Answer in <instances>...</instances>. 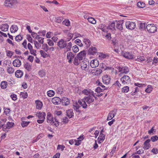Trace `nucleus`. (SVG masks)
<instances>
[{"label":"nucleus","instance_id":"obj_1","mask_svg":"<svg viewBox=\"0 0 158 158\" xmlns=\"http://www.w3.org/2000/svg\"><path fill=\"white\" fill-rule=\"evenodd\" d=\"M57 45L60 49L64 48V54L71 50L72 45L71 42H69L67 44L66 41H65L63 39L60 40L57 43Z\"/></svg>","mask_w":158,"mask_h":158},{"label":"nucleus","instance_id":"obj_2","mask_svg":"<svg viewBox=\"0 0 158 158\" xmlns=\"http://www.w3.org/2000/svg\"><path fill=\"white\" fill-rule=\"evenodd\" d=\"M93 97H94L91 95L85 97L83 99L79 100L78 102L83 108H86L87 106L86 102L89 104L93 102L94 100Z\"/></svg>","mask_w":158,"mask_h":158},{"label":"nucleus","instance_id":"obj_3","mask_svg":"<svg viewBox=\"0 0 158 158\" xmlns=\"http://www.w3.org/2000/svg\"><path fill=\"white\" fill-rule=\"evenodd\" d=\"M47 121L48 123L52 125L54 124L56 127L59 125L58 122L56 119L53 118L51 113H48L47 117Z\"/></svg>","mask_w":158,"mask_h":158},{"label":"nucleus","instance_id":"obj_4","mask_svg":"<svg viewBox=\"0 0 158 158\" xmlns=\"http://www.w3.org/2000/svg\"><path fill=\"white\" fill-rule=\"evenodd\" d=\"M121 55L126 58L128 59H133L135 58V56L131 52L123 51L121 52Z\"/></svg>","mask_w":158,"mask_h":158},{"label":"nucleus","instance_id":"obj_5","mask_svg":"<svg viewBox=\"0 0 158 158\" xmlns=\"http://www.w3.org/2000/svg\"><path fill=\"white\" fill-rule=\"evenodd\" d=\"M147 31L151 33H154L156 31L157 28L156 26L153 24H149L146 26Z\"/></svg>","mask_w":158,"mask_h":158},{"label":"nucleus","instance_id":"obj_6","mask_svg":"<svg viewBox=\"0 0 158 158\" xmlns=\"http://www.w3.org/2000/svg\"><path fill=\"white\" fill-rule=\"evenodd\" d=\"M14 124V123L8 122L7 123L6 125H2V127L3 131L6 132L8 131V130L7 129H10L13 127Z\"/></svg>","mask_w":158,"mask_h":158},{"label":"nucleus","instance_id":"obj_7","mask_svg":"<svg viewBox=\"0 0 158 158\" xmlns=\"http://www.w3.org/2000/svg\"><path fill=\"white\" fill-rule=\"evenodd\" d=\"M82 69L87 71L89 68V63L87 61H82L81 64Z\"/></svg>","mask_w":158,"mask_h":158},{"label":"nucleus","instance_id":"obj_8","mask_svg":"<svg viewBox=\"0 0 158 158\" xmlns=\"http://www.w3.org/2000/svg\"><path fill=\"white\" fill-rule=\"evenodd\" d=\"M126 26L129 29L133 30L135 27V23L132 22L127 21L126 23Z\"/></svg>","mask_w":158,"mask_h":158},{"label":"nucleus","instance_id":"obj_9","mask_svg":"<svg viewBox=\"0 0 158 158\" xmlns=\"http://www.w3.org/2000/svg\"><path fill=\"white\" fill-rule=\"evenodd\" d=\"M122 83L124 85L130 83V80L129 77L127 75L123 76L120 79Z\"/></svg>","mask_w":158,"mask_h":158},{"label":"nucleus","instance_id":"obj_10","mask_svg":"<svg viewBox=\"0 0 158 158\" xmlns=\"http://www.w3.org/2000/svg\"><path fill=\"white\" fill-rule=\"evenodd\" d=\"M17 1L16 0H7L5 2V5L6 6L9 7H12L14 3H16Z\"/></svg>","mask_w":158,"mask_h":158},{"label":"nucleus","instance_id":"obj_11","mask_svg":"<svg viewBox=\"0 0 158 158\" xmlns=\"http://www.w3.org/2000/svg\"><path fill=\"white\" fill-rule=\"evenodd\" d=\"M118 69L119 72H121L122 73L127 74L129 72L128 68L127 66L119 67Z\"/></svg>","mask_w":158,"mask_h":158},{"label":"nucleus","instance_id":"obj_12","mask_svg":"<svg viewBox=\"0 0 158 158\" xmlns=\"http://www.w3.org/2000/svg\"><path fill=\"white\" fill-rule=\"evenodd\" d=\"M82 93L86 95L90 96L91 95L95 97L94 95V92L89 89H84L82 91Z\"/></svg>","mask_w":158,"mask_h":158},{"label":"nucleus","instance_id":"obj_13","mask_svg":"<svg viewBox=\"0 0 158 158\" xmlns=\"http://www.w3.org/2000/svg\"><path fill=\"white\" fill-rule=\"evenodd\" d=\"M74 55L71 52H69L67 53V59L68 60V62L71 63L73 60V59L74 58Z\"/></svg>","mask_w":158,"mask_h":158},{"label":"nucleus","instance_id":"obj_14","mask_svg":"<svg viewBox=\"0 0 158 158\" xmlns=\"http://www.w3.org/2000/svg\"><path fill=\"white\" fill-rule=\"evenodd\" d=\"M123 20H121L118 22H116V28L119 31L123 30Z\"/></svg>","mask_w":158,"mask_h":158},{"label":"nucleus","instance_id":"obj_15","mask_svg":"<svg viewBox=\"0 0 158 158\" xmlns=\"http://www.w3.org/2000/svg\"><path fill=\"white\" fill-rule=\"evenodd\" d=\"M98 65L99 62L97 59L92 60L90 62V65L93 68L97 67L98 66Z\"/></svg>","mask_w":158,"mask_h":158},{"label":"nucleus","instance_id":"obj_16","mask_svg":"<svg viewBox=\"0 0 158 158\" xmlns=\"http://www.w3.org/2000/svg\"><path fill=\"white\" fill-rule=\"evenodd\" d=\"M52 102L55 105H58L60 103L61 99L58 97H55L52 99Z\"/></svg>","mask_w":158,"mask_h":158},{"label":"nucleus","instance_id":"obj_17","mask_svg":"<svg viewBox=\"0 0 158 158\" xmlns=\"http://www.w3.org/2000/svg\"><path fill=\"white\" fill-rule=\"evenodd\" d=\"M63 106H67L69 105L70 103V100L68 98L63 97L61 99V102Z\"/></svg>","mask_w":158,"mask_h":158},{"label":"nucleus","instance_id":"obj_18","mask_svg":"<svg viewBox=\"0 0 158 158\" xmlns=\"http://www.w3.org/2000/svg\"><path fill=\"white\" fill-rule=\"evenodd\" d=\"M85 51H83L78 53L76 56L78 57H77L82 60L83 59L85 58Z\"/></svg>","mask_w":158,"mask_h":158},{"label":"nucleus","instance_id":"obj_19","mask_svg":"<svg viewBox=\"0 0 158 158\" xmlns=\"http://www.w3.org/2000/svg\"><path fill=\"white\" fill-rule=\"evenodd\" d=\"M13 66L15 67H19L21 64V62L20 60L18 59H15L13 62Z\"/></svg>","mask_w":158,"mask_h":158},{"label":"nucleus","instance_id":"obj_20","mask_svg":"<svg viewBox=\"0 0 158 158\" xmlns=\"http://www.w3.org/2000/svg\"><path fill=\"white\" fill-rule=\"evenodd\" d=\"M97 52V50L95 47H92L88 50V53L90 55H94Z\"/></svg>","mask_w":158,"mask_h":158},{"label":"nucleus","instance_id":"obj_21","mask_svg":"<svg viewBox=\"0 0 158 158\" xmlns=\"http://www.w3.org/2000/svg\"><path fill=\"white\" fill-rule=\"evenodd\" d=\"M36 115L39 119H45V118L46 113L45 112H39L38 113H37Z\"/></svg>","mask_w":158,"mask_h":158},{"label":"nucleus","instance_id":"obj_22","mask_svg":"<svg viewBox=\"0 0 158 158\" xmlns=\"http://www.w3.org/2000/svg\"><path fill=\"white\" fill-rule=\"evenodd\" d=\"M83 42L84 43L86 48L89 47L91 44L90 41L88 38L84 39L83 40Z\"/></svg>","mask_w":158,"mask_h":158},{"label":"nucleus","instance_id":"obj_23","mask_svg":"<svg viewBox=\"0 0 158 158\" xmlns=\"http://www.w3.org/2000/svg\"><path fill=\"white\" fill-rule=\"evenodd\" d=\"M9 25L7 24H2L0 25V29L3 31H6L8 30Z\"/></svg>","mask_w":158,"mask_h":158},{"label":"nucleus","instance_id":"obj_24","mask_svg":"<svg viewBox=\"0 0 158 158\" xmlns=\"http://www.w3.org/2000/svg\"><path fill=\"white\" fill-rule=\"evenodd\" d=\"M102 79L103 83L106 84H108L110 81V78L107 75L103 77Z\"/></svg>","mask_w":158,"mask_h":158},{"label":"nucleus","instance_id":"obj_25","mask_svg":"<svg viewBox=\"0 0 158 158\" xmlns=\"http://www.w3.org/2000/svg\"><path fill=\"white\" fill-rule=\"evenodd\" d=\"M80 107V106L79 105L77 102L75 104H74L73 105V108L77 112L78 114H79L81 112V111L79 109Z\"/></svg>","mask_w":158,"mask_h":158},{"label":"nucleus","instance_id":"obj_26","mask_svg":"<svg viewBox=\"0 0 158 158\" xmlns=\"http://www.w3.org/2000/svg\"><path fill=\"white\" fill-rule=\"evenodd\" d=\"M36 104V108L39 110H40L43 106V103L42 102L39 100L35 101Z\"/></svg>","mask_w":158,"mask_h":158},{"label":"nucleus","instance_id":"obj_27","mask_svg":"<svg viewBox=\"0 0 158 158\" xmlns=\"http://www.w3.org/2000/svg\"><path fill=\"white\" fill-rule=\"evenodd\" d=\"M151 140L150 139H148L146 140L144 143V146L143 147L144 149H148L150 147V146L149 144V142Z\"/></svg>","mask_w":158,"mask_h":158},{"label":"nucleus","instance_id":"obj_28","mask_svg":"<svg viewBox=\"0 0 158 158\" xmlns=\"http://www.w3.org/2000/svg\"><path fill=\"white\" fill-rule=\"evenodd\" d=\"M115 22H112L110 23L107 27L108 29H110L111 31L115 30Z\"/></svg>","mask_w":158,"mask_h":158},{"label":"nucleus","instance_id":"obj_29","mask_svg":"<svg viewBox=\"0 0 158 158\" xmlns=\"http://www.w3.org/2000/svg\"><path fill=\"white\" fill-rule=\"evenodd\" d=\"M115 113L114 111H112L109 114L108 116L107 120H109L111 119L115 115Z\"/></svg>","mask_w":158,"mask_h":158},{"label":"nucleus","instance_id":"obj_30","mask_svg":"<svg viewBox=\"0 0 158 158\" xmlns=\"http://www.w3.org/2000/svg\"><path fill=\"white\" fill-rule=\"evenodd\" d=\"M23 72L20 70H17L15 73L16 77L18 78L21 77L23 76Z\"/></svg>","mask_w":158,"mask_h":158},{"label":"nucleus","instance_id":"obj_31","mask_svg":"<svg viewBox=\"0 0 158 158\" xmlns=\"http://www.w3.org/2000/svg\"><path fill=\"white\" fill-rule=\"evenodd\" d=\"M66 114L69 118H71L73 116L74 113L72 109H70L67 110Z\"/></svg>","mask_w":158,"mask_h":158},{"label":"nucleus","instance_id":"obj_32","mask_svg":"<svg viewBox=\"0 0 158 158\" xmlns=\"http://www.w3.org/2000/svg\"><path fill=\"white\" fill-rule=\"evenodd\" d=\"M18 27L16 25H13L10 28V31L11 33H15L18 30Z\"/></svg>","mask_w":158,"mask_h":158},{"label":"nucleus","instance_id":"obj_33","mask_svg":"<svg viewBox=\"0 0 158 158\" xmlns=\"http://www.w3.org/2000/svg\"><path fill=\"white\" fill-rule=\"evenodd\" d=\"M77 57L76 56L75 57L73 61L74 64L76 66L80 64V61L81 60Z\"/></svg>","mask_w":158,"mask_h":158},{"label":"nucleus","instance_id":"obj_34","mask_svg":"<svg viewBox=\"0 0 158 158\" xmlns=\"http://www.w3.org/2000/svg\"><path fill=\"white\" fill-rule=\"evenodd\" d=\"M93 73H94V75L96 76L99 75L102 72V71L100 69L96 70H93Z\"/></svg>","mask_w":158,"mask_h":158},{"label":"nucleus","instance_id":"obj_35","mask_svg":"<svg viewBox=\"0 0 158 158\" xmlns=\"http://www.w3.org/2000/svg\"><path fill=\"white\" fill-rule=\"evenodd\" d=\"M7 86V82L5 81H2L1 83V87L2 89H6Z\"/></svg>","mask_w":158,"mask_h":158},{"label":"nucleus","instance_id":"obj_36","mask_svg":"<svg viewBox=\"0 0 158 158\" xmlns=\"http://www.w3.org/2000/svg\"><path fill=\"white\" fill-rule=\"evenodd\" d=\"M24 68L28 71H30L31 69V66L30 64L28 63H26L24 65Z\"/></svg>","mask_w":158,"mask_h":158},{"label":"nucleus","instance_id":"obj_37","mask_svg":"<svg viewBox=\"0 0 158 158\" xmlns=\"http://www.w3.org/2000/svg\"><path fill=\"white\" fill-rule=\"evenodd\" d=\"M7 71L9 74H12L14 72V69L12 67H7Z\"/></svg>","mask_w":158,"mask_h":158},{"label":"nucleus","instance_id":"obj_38","mask_svg":"<svg viewBox=\"0 0 158 158\" xmlns=\"http://www.w3.org/2000/svg\"><path fill=\"white\" fill-rule=\"evenodd\" d=\"M6 56L10 58H11L12 57L14 54L13 52L9 50L6 51Z\"/></svg>","mask_w":158,"mask_h":158},{"label":"nucleus","instance_id":"obj_39","mask_svg":"<svg viewBox=\"0 0 158 158\" xmlns=\"http://www.w3.org/2000/svg\"><path fill=\"white\" fill-rule=\"evenodd\" d=\"M20 96L23 99H24L27 98L28 94L26 92H21L20 93Z\"/></svg>","mask_w":158,"mask_h":158},{"label":"nucleus","instance_id":"obj_40","mask_svg":"<svg viewBox=\"0 0 158 158\" xmlns=\"http://www.w3.org/2000/svg\"><path fill=\"white\" fill-rule=\"evenodd\" d=\"M137 6L139 8H143L145 6V4L143 2H138Z\"/></svg>","mask_w":158,"mask_h":158},{"label":"nucleus","instance_id":"obj_41","mask_svg":"<svg viewBox=\"0 0 158 158\" xmlns=\"http://www.w3.org/2000/svg\"><path fill=\"white\" fill-rule=\"evenodd\" d=\"M152 88L150 85H148L147 86V88L145 90V91L147 93H150L152 91Z\"/></svg>","mask_w":158,"mask_h":158},{"label":"nucleus","instance_id":"obj_42","mask_svg":"<svg viewBox=\"0 0 158 158\" xmlns=\"http://www.w3.org/2000/svg\"><path fill=\"white\" fill-rule=\"evenodd\" d=\"M62 23L63 24L67 26H69L70 25V22L69 20L68 19H65L63 22Z\"/></svg>","mask_w":158,"mask_h":158},{"label":"nucleus","instance_id":"obj_43","mask_svg":"<svg viewBox=\"0 0 158 158\" xmlns=\"http://www.w3.org/2000/svg\"><path fill=\"white\" fill-rule=\"evenodd\" d=\"M129 88L128 86H125L123 87L122 89V91L123 93H126L128 92Z\"/></svg>","mask_w":158,"mask_h":158},{"label":"nucleus","instance_id":"obj_44","mask_svg":"<svg viewBox=\"0 0 158 158\" xmlns=\"http://www.w3.org/2000/svg\"><path fill=\"white\" fill-rule=\"evenodd\" d=\"M105 139V135L101 132H100V134L98 138V139H99L100 141L101 140L102 141H103Z\"/></svg>","mask_w":158,"mask_h":158},{"label":"nucleus","instance_id":"obj_45","mask_svg":"<svg viewBox=\"0 0 158 158\" xmlns=\"http://www.w3.org/2000/svg\"><path fill=\"white\" fill-rule=\"evenodd\" d=\"M55 93L54 91L52 90H50L48 91L47 94L50 97L53 96L55 94Z\"/></svg>","mask_w":158,"mask_h":158},{"label":"nucleus","instance_id":"obj_46","mask_svg":"<svg viewBox=\"0 0 158 158\" xmlns=\"http://www.w3.org/2000/svg\"><path fill=\"white\" fill-rule=\"evenodd\" d=\"M88 20L91 23L94 24L96 23V21L92 17H89L88 18Z\"/></svg>","mask_w":158,"mask_h":158},{"label":"nucleus","instance_id":"obj_47","mask_svg":"<svg viewBox=\"0 0 158 158\" xmlns=\"http://www.w3.org/2000/svg\"><path fill=\"white\" fill-rule=\"evenodd\" d=\"M23 39V37L20 35H19L16 36L15 38V40L17 42H20Z\"/></svg>","mask_w":158,"mask_h":158},{"label":"nucleus","instance_id":"obj_48","mask_svg":"<svg viewBox=\"0 0 158 158\" xmlns=\"http://www.w3.org/2000/svg\"><path fill=\"white\" fill-rule=\"evenodd\" d=\"M107 88H101L99 87H98L95 90V91L96 92H97L98 93H100L101 92H102L103 90L107 89Z\"/></svg>","mask_w":158,"mask_h":158},{"label":"nucleus","instance_id":"obj_49","mask_svg":"<svg viewBox=\"0 0 158 158\" xmlns=\"http://www.w3.org/2000/svg\"><path fill=\"white\" fill-rule=\"evenodd\" d=\"M146 24L145 23H141L139 24V27L140 29L143 30L145 29Z\"/></svg>","mask_w":158,"mask_h":158},{"label":"nucleus","instance_id":"obj_50","mask_svg":"<svg viewBox=\"0 0 158 158\" xmlns=\"http://www.w3.org/2000/svg\"><path fill=\"white\" fill-rule=\"evenodd\" d=\"M30 122L22 121L21 123V125L22 127H24L27 126L30 123Z\"/></svg>","mask_w":158,"mask_h":158},{"label":"nucleus","instance_id":"obj_51","mask_svg":"<svg viewBox=\"0 0 158 158\" xmlns=\"http://www.w3.org/2000/svg\"><path fill=\"white\" fill-rule=\"evenodd\" d=\"M100 66H101V68L104 70H106L107 69H109L108 67L106 66V64L104 63H102L100 64Z\"/></svg>","mask_w":158,"mask_h":158},{"label":"nucleus","instance_id":"obj_52","mask_svg":"<svg viewBox=\"0 0 158 158\" xmlns=\"http://www.w3.org/2000/svg\"><path fill=\"white\" fill-rule=\"evenodd\" d=\"M31 33V35L33 38H35L36 39H40L41 38V37L37 38V36H39V35H37V34L36 33L32 31V32Z\"/></svg>","mask_w":158,"mask_h":158},{"label":"nucleus","instance_id":"obj_53","mask_svg":"<svg viewBox=\"0 0 158 158\" xmlns=\"http://www.w3.org/2000/svg\"><path fill=\"white\" fill-rule=\"evenodd\" d=\"M75 43L80 47H81L83 46V44L81 43V40L79 39H77L75 41Z\"/></svg>","mask_w":158,"mask_h":158},{"label":"nucleus","instance_id":"obj_54","mask_svg":"<svg viewBox=\"0 0 158 158\" xmlns=\"http://www.w3.org/2000/svg\"><path fill=\"white\" fill-rule=\"evenodd\" d=\"M139 91V88L138 87H136L135 88V90L134 92H131V94L132 95H134L137 94V93Z\"/></svg>","mask_w":158,"mask_h":158},{"label":"nucleus","instance_id":"obj_55","mask_svg":"<svg viewBox=\"0 0 158 158\" xmlns=\"http://www.w3.org/2000/svg\"><path fill=\"white\" fill-rule=\"evenodd\" d=\"M40 52L41 56L44 58H45L47 56V54L43 50H40Z\"/></svg>","mask_w":158,"mask_h":158},{"label":"nucleus","instance_id":"obj_56","mask_svg":"<svg viewBox=\"0 0 158 158\" xmlns=\"http://www.w3.org/2000/svg\"><path fill=\"white\" fill-rule=\"evenodd\" d=\"M39 74L41 77H43L45 75V73L43 70H40L39 72Z\"/></svg>","mask_w":158,"mask_h":158},{"label":"nucleus","instance_id":"obj_57","mask_svg":"<svg viewBox=\"0 0 158 158\" xmlns=\"http://www.w3.org/2000/svg\"><path fill=\"white\" fill-rule=\"evenodd\" d=\"M63 19L62 17H57L56 18L55 21L58 23H61L63 20Z\"/></svg>","mask_w":158,"mask_h":158},{"label":"nucleus","instance_id":"obj_58","mask_svg":"<svg viewBox=\"0 0 158 158\" xmlns=\"http://www.w3.org/2000/svg\"><path fill=\"white\" fill-rule=\"evenodd\" d=\"M43 47H44L43 49L45 51V52H47L48 50L49 47L46 44H44L43 45Z\"/></svg>","mask_w":158,"mask_h":158},{"label":"nucleus","instance_id":"obj_59","mask_svg":"<svg viewBox=\"0 0 158 158\" xmlns=\"http://www.w3.org/2000/svg\"><path fill=\"white\" fill-rule=\"evenodd\" d=\"M34 44L35 47L39 49L41 47V45L37 41H34Z\"/></svg>","mask_w":158,"mask_h":158},{"label":"nucleus","instance_id":"obj_60","mask_svg":"<svg viewBox=\"0 0 158 158\" xmlns=\"http://www.w3.org/2000/svg\"><path fill=\"white\" fill-rule=\"evenodd\" d=\"M73 50L74 52H77L79 51V49L77 45L73 47Z\"/></svg>","mask_w":158,"mask_h":158},{"label":"nucleus","instance_id":"obj_61","mask_svg":"<svg viewBox=\"0 0 158 158\" xmlns=\"http://www.w3.org/2000/svg\"><path fill=\"white\" fill-rule=\"evenodd\" d=\"M63 91V89L61 87L58 88L56 90V93L59 94H61Z\"/></svg>","mask_w":158,"mask_h":158},{"label":"nucleus","instance_id":"obj_62","mask_svg":"<svg viewBox=\"0 0 158 158\" xmlns=\"http://www.w3.org/2000/svg\"><path fill=\"white\" fill-rule=\"evenodd\" d=\"M53 35V34L52 32L49 31L48 32L46 35V37L47 38H49L52 36Z\"/></svg>","mask_w":158,"mask_h":158},{"label":"nucleus","instance_id":"obj_63","mask_svg":"<svg viewBox=\"0 0 158 158\" xmlns=\"http://www.w3.org/2000/svg\"><path fill=\"white\" fill-rule=\"evenodd\" d=\"M47 41H48V43L49 46H52L54 45V44L52 40L49 39L47 40Z\"/></svg>","mask_w":158,"mask_h":158},{"label":"nucleus","instance_id":"obj_64","mask_svg":"<svg viewBox=\"0 0 158 158\" xmlns=\"http://www.w3.org/2000/svg\"><path fill=\"white\" fill-rule=\"evenodd\" d=\"M151 139L152 142H155L158 139V137L156 135L151 137Z\"/></svg>","mask_w":158,"mask_h":158}]
</instances>
